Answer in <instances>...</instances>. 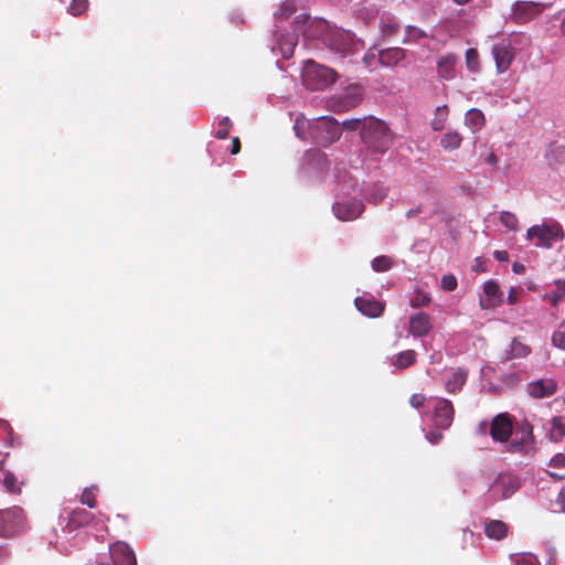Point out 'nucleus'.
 I'll use <instances>...</instances> for the list:
<instances>
[{
    "mask_svg": "<svg viewBox=\"0 0 565 565\" xmlns=\"http://www.w3.org/2000/svg\"><path fill=\"white\" fill-rule=\"evenodd\" d=\"M361 138L369 148L381 153L385 152L393 141V136L386 124L373 117L363 119Z\"/></svg>",
    "mask_w": 565,
    "mask_h": 565,
    "instance_id": "f257e3e1",
    "label": "nucleus"
},
{
    "mask_svg": "<svg viewBox=\"0 0 565 565\" xmlns=\"http://www.w3.org/2000/svg\"><path fill=\"white\" fill-rule=\"evenodd\" d=\"M302 84L310 90H323L333 84L338 74L333 68L308 60L301 73Z\"/></svg>",
    "mask_w": 565,
    "mask_h": 565,
    "instance_id": "f03ea898",
    "label": "nucleus"
},
{
    "mask_svg": "<svg viewBox=\"0 0 565 565\" xmlns=\"http://www.w3.org/2000/svg\"><path fill=\"white\" fill-rule=\"evenodd\" d=\"M308 134L313 143L328 147L341 136L339 122L333 117H320L308 121Z\"/></svg>",
    "mask_w": 565,
    "mask_h": 565,
    "instance_id": "7ed1b4c3",
    "label": "nucleus"
},
{
    "mask_svg": "<svg viewBox=\"0 0 565 565\" xmlns=\"http://www.w3.org/2000/svg\"><path fill=\"white\" fill-rule=\"evenodd\" d=\"M529 239H536V247L551 248L557 241L564 238V231L558 223L533 225L527 230Z\"/></svg>",
    "mask_w": 565,
    "mask_h": 565,
    "instance_id": "20e7f679",
    "label": "nucleus"
},
{
    "mask_svg": "<svg viewBox=\"0 0 565 565\" xmlns=\"http://www.w3.org/2000/svg\"><path fill=\"white\" fill-rule=\"evenodd\" d=\"M513 435L514 437H511L508 441L507 450L509 452L526 455L533 449V426L527 420L518 423L514 427Z\"/></svg>",
    "mask_w": 565,
    "mask_h": 565,
    "instance_id": "39448f33",
    "label": "nucleus"
},
{
    "mask_svg": "<svg viewBox=\"0 0 565 565\" xmlns=\"http://www.w3.org/2000/svg\"><path fill=\"white\" fill-rule=\"evenodd\" d=\"M514 417L509 413L495 415L489 426V434L493 441L507 444L513 436L515 427Z\"/></svg>",
    "mask_w": 565,
    "mask_h": 565,
    "instance_id": "423d86ee",
    "label": "nucleus"
},
{
    "mask_svg": "<svg viewBox=\"0 0 565 565\" xmlns=\"http://www.w3.org/2000/svg\"><path fill=\"white\" fill-rule=\"evenodd\" d=\"M24 512L19 507L0 511V535L11 536L18 533L24 525Z\"/></svg>",
    "mask_w": 565,
    "mask_h": 565,
    "instance_id": "0eeeda50",
    "label": "nucleus"
},
{
    "mask_svg": "<svg viewBox=\"0 0 565 565\" xmlns=\"http://www.w3.org/2000/svg\"><path fill=\"white\" fill-rule=\"evenodd\" d=\"M491 53L498 74L507 72L515 58L514 49L509 40H501L493 44Z\"/></svg>",
    "mask_w": 565,
    "mask_h": 565,
    "instance_id": "6e6552de",
    "label": "nucleus"
},
{
    "mask_svg": "<svg viewBox=\"0 0 565 565\" xmlns=\"http://www.w3.org/2000/svg\"><path fill=\"white\" fill-rule=\"evenodd\" d=\"M455 417V408L452 403L446 398H437L435 401L431 420L438 429H448Z\"/></svg>",
    "mask_w": 565,
    "mask_h": 565,
    "instance_id": "1a4fd4ad",
    "label": "nucleus"
},
{
    "mask_svg": "<svg viewBox=\"0 0 565 565\" xmlns=\"http://www.w3.org/2000/svg\"><path fill=\"white\" fill-rule=\"evenodd\" d=\"M363 98V89L360 86L351 87L347 93L329 100V107L337 113L349 110L358 106Z\"/></svg>",
    "mask_w": 565,
    "mask_h": 565,
    "instance_id": "9d476101",
    "label": "nucleus"
},
{
    "mask_svg": "<svg viewBox=\"0 0 565 565\" xmlns=\"http://www.w3.org/2000/svg\"><path fill=\"white\" fill-rule=\"evenodd\" d=\"M558 390V384L554 379L545 377L530 382L526 385V393L535 399H542L553 396Z\"/></svg>",
    "mask_w": 565,
    "mask_h": 565,
    "instance_id": "9b49d317",
    "label": "nucleus"
},
{
    "mask_svg": "<svg viewBox=\"0 0 565 565\" xmlns=\"http://www.w3.org/2000/svg\"><path fill=\"white\" fill-rule=\"evenodd\" d=\"M332 210L337 218L341 221H352L362 214L364 205L360 200L351 199L334 203Z\"/></svg>",
    "mask_w": 565,
    "mask_h": 565,
    "instance_id": "f8f14e48",
    "label": "nucleus"
},
{
    "mask_svg": "<svg viewBox=\"0 0 565 565\" xmlns=\"http://www.w3.org/2000/svg\"><path fill=\"white\" fill-rule=\"evenodd\" d=\"M543 4L534 1H516L513 7V18L519 23H525L541 14Z\"/></svg>",
    "mask_w": 565,
    "mask_h": 565,
    "instance_id": "ddd939ff",
    "label": "nucleus"
},
{
    "mask_svg": "<svg viewBox=\"0 0 565 565\" xmlns=\"http://www.w3.org/2000/svg\"><path fill=\"white\" fill-rule=\"evenodd\" d=\"M355 308L369 318H379L385 310V303L377 301L372 296H360L354 299Z\"/></svg>",
    "mask_w": 565,
    "mask_h": 565,
    "instance_id": "4468645a",
    "label": "nucleus"
},
{
    "mask_svg": "<svg viewBox=\"0 0 565 565\" xmlns=\"http://www.w3.org/2000/svg\"><path fill=\"white\" fill-rule=\"evenodd\" d=\"M433 329L430 317L425 312L412 315L409 317V333L415 338L426 337Z\"/></svg>",
    "mask_w": 565,
    "mask_h": 565,
    "instance_id": "2eb2a0df",
    "label": "nucleus"
},
{
    "mask_svg": "<svg viewBox=\"0 0 565 565\" xmlns=\"http://www.w3.org/2000/svg\"><path fill=\"white\" fill-rule=\"evenodd\" d=\"M110 556L114 565H137V559L130 546L122 542H117L110 547Z\"/></svg>",
    "mask_w": 565,
    "mask_h": 565,
    "instance_id": "dca6fc26",
    "label": "nucleus"
},
{
    "mask_svg": "<svg viewBox=\"0 0 565 565\" xmlns=\"http://www.w3.org/2000/svg\"><path fill=\"white\" fill-rule=\"evenodd\" d=\"M483 291L488 299L480 300L481 309H491L500 306L503 302L502 292L500 291L499 285L495 281H487L483 286Z\"/></svg>",
    "mask_w": 565,
    "mask_h": 565,
    "instance_id": "f3484780",
    "label": "nucleus"
},
{
    "mask_svg": "<svg viewBox=\"0 0 565 565\" xmlns=\"http://www.w3.org/2000/svg\"><path fill=\"white\" fill-rule=\"evenodd\" d=\"M530 353V345L522 342L520 339L514 338L511 341L510 348L501 353L500 361L504 363L513 359H522L527 356Z\"/></svg>",
    "mask_w": 565,
    "mask_h": 565,
    "instance_id": "a211bd4d",
    "label": "nucleus"
},
{
    "mask_svg": "<svg viewBox=\"0 0 565 565\" xmlns=\"http://www.w3.org/2000/svg\"><path fill=\"white\" fill-rule=\"evenodd\" d=\"M93 519L94 515L89 511L84 508H76L70 512L66 527L71 531H74L82 526L88 525Z\"/></svg>",
    "mask_w": 565,
    "mask_h": 565,
    "instance_id": "6ab92c4d",
    "label": "nucleus"
},
{
    "mask_svg": "<svg viewBox=\"0 0 565 565\" xmlns=\"http://www.w3.org/2000/svg\"><path fill=\"white\" fill-rule=\"evenodd\" d=\"M457 56L448 53L443 55L437 61V72L443 79H452L456 76Z\"/></svg>",
    "mask_w": 565,
    "mask_h": 565,
    "instance_id": "aec40b11",
    "label": "nucleus"
},
{
    "mask_svg": "<svg viewBox=\"0 0 565 565\" xmlns=\"http://www.w3.org/2000/svg\"><path fill=\"white\" fill-rule=\"evenodd\" d=\"M494 488H501L502 490V498L508 499L510 498L515 491L520 488V481L518 478L510 476V475H503L499 476L497 480L493 483Z\"/></svg>",
    "mask_w": 565,
    "mask_h": 565,
    "instance_id": "412c9836",
    "label": "nucleus"
},
{
    "mask_svg": "<svg viewBox=\"0 0 565 565\" xmlns=\"http://www.w3.org/2000/svg\"><path fill=\"white\" fill-rule=\"evenodd\" d=\"M509 526L501 520H487L484 522V534L492 540H503L507 537Z\"/></svg>",
    "mask_w": 565,
    "mask_h": 565,
    "instance_id": "4be33fe9",
    "label": "nucleus"
},
{
    "mask_svg": "<svg viewBox=\"0 0 565 565\" xmlns=\"http://www.w3.org/2000/svg\"><path fill=\"white\" fill-rule=\"evenodd\" d=\"M405 58V50L390 47L379 52V62L383 66H395Z\"/></svg>",
    "mask_w": 565,
    "mask_h": 565,
    "instance_id": "5701e85b",
    "label": "nucleus"
},
{
    "mask_svg": "<svg viewBox=\"0 0 565 565\" xmlns=\"http://www.w3.org/2000/svg\"><path fill=\"white\" fill-rule=\"evenodd\" d=\"M466 125L475 132L479 131L486 122V117L480 109L471 108L465 117Z\"/></svg>",
    "mask_w": 565,
    "mask_h": 565,
    "instance_id": "b1692460",
    "label": "nucleus"
},
{
    "mask_svg": "<svg viewBox=\"0 0 565 565\" xmlns=\"http://www.w3.org/2000/svg\"><path fill=\"white\" fill-rule=\"evenodd\" d=\"M467 381V372L457 370L452 373V376L446 382V390L449 393H456L461 390Z\"/></svg>",
    "mask_w": 565,
    "mask_h": 565,
    "instance_id": "393cba45",
    "label": "nucleus"
},
{
    "mask_svg": "<svg viewBox=\"0 0 565 565\" xmlns=\"http://www.w3.org/2000/svg\"><path fill=\"white\" fill-rule=\"evenodd\" d=\"M448 114L449 109L447 105L438 106L435 111V117L431 120V128L436 131L444 129Z\"/></svg>",
    "mask_w": 565,
    "mask_h": 565,
    "instance_id": "a878e982",
    "label": "nucleus"
},
{
    "mask_svg": "<svg viewBox=\"0 0 565 565\" xmlns=\"http://www.w3.org/2000/svg\"><path fill=\"white\" fill-rule=\"evenodd\" d=\"M415 362H416V352L414 350H406V351L401 352L397 355V358L394 362V365H395V367H397L399 370H404V369H407L411 365H413Z\"/></svg>",
    "mask_w": 565,
    "mask_h": 565,
    "instance_id": "bb28decb",
    "label": "nucleus"
},
{
    "mask_svg": "<svg viewBox=\"0 0 565 565\" xmlns=\"http://www.w3.org/2000/svg\"><path fill=\"white\" fill-rule=\"evenodd\" d=\"M462 138L461 136L456 132H447L440 139V145L446 150H455L458 149L461 145Z\"/></svg>",
    "mask_w": 565,
    "mask_h": 565,
    "instance_id": "cd10ccee",
    "label": "nucleus"
},
{
    "mask_svg": "<svg viewBox=\"0 0 565 565\" xmlns=\"http://www.w3.org/2000/svg\"><path fill=\"white\" fill-rule=\"evenodd\" d=\"M465 58L467 68L470 72L478 73L480 71L479 53L476 49H468Z\"/></svg>",
    "mask_w": 565,
    "mask_h": 565,
    "instance_id": "c85d7f7f",
    "label": "nucleus"
},
{
    "mask_svg": "<svg viewBox=\"0 0 565 565\" xmlns=\"http://www.w3.org/2000/svg\"><path fill=\"white\" fill-rule=\"evenodd\" d=\"M393 264H394V260L391 257H388L386 255H381V256L375 257L372 260V268L374 271H377V273L386 271L392 268Z\"/></svg>",
    "mask_w": 565,
    "mask_h": 565,
    "instance_id": "c756f323",
    "label": "nucleus"
},
{
    "mask_svg": "<svg viewBox=\"0 0 565 565\" xmlns=\"http://www.w3.org/2000/svg\"><path fill=\"white\" fill-rule=\"evenodd\" d=\"M499 220H500L501 224L504 227H507L508 230H510V231H518V228H519V220L515 216V214H513V213H511L509 211H503V212L500 213Z\"/></svg>",
    "mask_w": 565,
    "mask_h": 565,
    "instance_id": "7c9ffc66",
    "label": "nucleus"
},
{
    "mask_svg": "<svg viewBox=\"0 0 565 565\" xmlns=\"http://www.w3.org/2000/svg\"><path fill=\"white\" fill-rule=\"evenodd\" d=\"M13 431L10 426V424L4 420L0 419V439L6 443L8 446H12L13 443Z\"/></svg>",
    "mask_w": 565,
    "mask_h": 565,
    "instance_id": "2f4dec72",
    "label": "nucleus"
},
{
    "mask_svg": "<svg viewBox=\"0 0 565 565\" xmlns=\"http://www.w3.org/2000/svg\"><path fill=\"white\" fill-rule=\"evenodd\" d=\"M218 130L215 132V138L217 139H226L230 135V130L232 128V121L228 117H224L218 121Z\"/></svg>",
    "mask_w": 565,
    "mask_h": 565,
    "instance_id": "473e14b6",
    "label": "nucleus"
},
{
    "mask_svg": "<svg viewBox=\"0 0 565 565\" xmlns=\"http://www.w3.org/2000/svg\"><path fill=\"white\" fill-rule=\"evenodd\" d=\"M17 482V477L12 472L7 471L3 478L6 489L11 493H20L21 489Z\"/></svg>",
    "mask_w": 565,
    "mask_h": 565,
    "instance_id": "72a5a7b5",
    "label": "nucleus"
},
{
    "mask_svg": "<svg viewBox=\"0 0 565 565\" xmlns=\"http://www.w3.org/2000/svg\"><path fill=\"white\" fill-rule=\"evenodd\" d=\"M87 8L88 0H73L68 7V12L74 17H78L84 13Z\"/></svg>",
    "mask_w": 565,
    "mask_h": 565,
    "instance_id": "f704fd0d",
    "label": "nucleus"
},
{
    "mask_svg": "<svg viewBox=\"0 0 565 565\" xmlns=\"http://www.w3.org/2000/svg\"><path fill=\"white\" fill-rule=\"evenodd\" d=\"M561 329L553 333L552 343L554 347L565 350V321L561 324Z\"/></svg>",
    "mask_w": 565,
    "mask_h": 565,
    "instance_id": "c9c22d12",
    "label": "nucleus"
},
{
    "mask_svg": "<svg viewBox=\"0 0 565 565\" xmlns=\"http://www.w3.org/2000/svg\"><path fill=\"white\" fill-rule=\"evenodd\" d=\"M554 285L557 288V291L551 295V301L553 306H556L557 302L565 296V280L556 279Z\"/></svg>",
    "mask_w": 565,
    "mask_h": 565,
    "instance_id": "e433bc0d",
    "label": "nucleus"
},
{
    "mask_svg": "<svg viewBox=\"0 0 565 565\" xmlns=\"http://www.w3.org/2000/svg\"><path fill=\"white\" fill-rule=\"evenodd\" d=\"M81 502L88 508L96 507V497L93 489L86 488L81 494Z\"/></svg>",
    "mask_w": 565,
    "mask_h": 565,
    "instance_id": "4c0bfd02",
    "label": "nucleus"
},
{
    "mask_svg": "<svg viewBox=\"0 0 565 565\" xmlns=\"http://www.w3.org/2000/svg\"><path fill=\"white\" fill-rule=\"evenodd\" d=\"M441 288L446 291H452L457 288V278L454 275H444L440 280Z\"/></svg>",
    "mask_w": 565,
    "mask_h": 565,
    "instance_id": "58836bf2",
    "label": "nucleus"
},
{
    "mask_svg": "<svg viewBox=\"0 0 565 565\" xmlns=\"http://www.w3.org/2000/svg\"><path fill=\"white\" fill-rule=\"evenodd\" d=\"M398 30V24L387 20L382 22V32L385 36L394 35Z\"/></svg>",
    "mask_w": 565,
    "mask_h": 565,
    "instance_id": "ea45409f",
    "label": "nucleus"
},
{
    "mask_svg": "<svg viewBox=\"0 0 565 565\" xmlns=\"http://www.w3.org/2000/svg\"><path fill=\"white\" fill-rule=\"evenodd\" d=\"M362 125H363V120H361L359 118L348 119L342 122V127L350 131H354L359 128L362 129Z\"/></svg>",
    "mask_w": 565,
    "mask_h": 565,
    "instance_id": "a19ab883",
    "label": "nucleus"
},
{
    "mask_svg": "<svg viewBox=\"0 0 565 565\" xmlns=\"http://www.w3.org/2000/svg\"><path fill=\"white\" fill-rule=\"evenodd\" d=\"M430 302V298L426 295L418 294L411 300V306L413 308H418L423 306H427Z\"/></svg>",
    "mask_w": 565,
    "mask_h": 565,
    "instance_id": "79ce46f5",
    "label": "nucleus"
},
{
    "mask_svg": "<svg viewBox=\"0 0 565 565\" xmlns=\"http://www.w3.org/2000/svg\"><path fill=\"white\" fill-rule=\"evenodd\" d=\"M426 397L424 394L416 393L409 397V404L414 408H419L424 405Z\"/></svg>",
    "mask_w": 565,
    "mask_h": 565,
    "instance_id": "37998d69",
    "label": "nucleus"
},
{
    "mask_svg": "<svg viewBox=\"0 0 565 565\" xmlns=\"http://www.w3.org/2000/svg\"><path fill=\"white\" fill-rule=\"evenodd\" d=\"M550 466L555 467V468H564L565 467V455H563V454L555 455L551 459Z\"/></svg>",
    "mask_w": 565,
    "mask_h": 565,
    "instance_id": "c03bdc74",
    "label": "nucleus"
},
{
    "mask_svg": "<svg viewBox=\"0 0 565 565\" xmlns=\"http://www.w3.org/2000/svg\"><path fill=\"white\" fill-rule=\"evenodd\" d=\"M515 565H539V562L532 555H527L520 557Z\"/></svg>",
    "mask_w": 565,
    "mask_h": 565,
    "instance_id": "a18cd8bd",
    "label": "nucleus"
},
{
    "mask_svg": "<svg viewBox=\"0 0 565 565\" xmlns=\"http://www.w3.org/2000/svg\"><path fill=\"white\" fill-rule=\"evenodd\" d=\"M407 34H408V36H412L415 39H420V38L425 36V32L415 26H407Z\"/></svg>",
    "mask_w": 565,
    "mask_h": 565,
    "instance_id": "49530a36",
    "label": "nucleus"
},
{
    "mask_svg": "<svg viewBox=\"0 0 565 565\" xmlns=\"http://www.w3.org/2000/svg\"><path fill=\"white\" fill-rule=\"evenodd\" d=\"M427 439L431 444H437V443H439L443 439V434L438 433V431H429L427 434Z\"/></svg>",
    "mask_w": 565,
    "mask_h": 565,
    "instance_id": "de8ad7c7",
    "label": "nucleus"
},
{
    "mask_svg": "<svg viewBox=\"0 0 565 565\" xmlns=\"http://www.w3.org/2000/svg\"><path fill=\"white\" fill-rule=\"evenodd\" d=\"M241 151V140L238 137L232 139L231 153L237 154Z\"/></svg>",
    "mask_w": 565,
    "mask_h": 565,
    "instance_id": "09e8293b",
    "label": "nucleus"
},
{
    "mask_svg": "<svg viewBox=\"0 0 565 565\" xmlns=\"http://www.w3.org/2000/svg\"><path fill=\"white\" fill-rule=\"evenodd\" d=\"M494 257L499 260V262H507L509 259V254L508 252L505 250H495L494 252Z\"/></svg>",
    "mask_w": 565,
    "mask_h": 565,
    "instance_id": "8fccbe9b",
    "label": "nucleus"
},
{
    "mask_svg": "<svg viewBox=\"0 0 565 565\" xmlns=\"http://www.w3.org/2000/svg\"><path fill=\"white\" fill-rule=\"evenodd\" d=\"M553 428L557 430L559 437H563L565 435L564 426L556 418L553 420Z\"/></svg>",
    "mask_w": 565,
    "mask_h": 565,
    "instance_id": "3c124183",
    "label": "nucleus"
},
{
    "mask_svg": "<svg viewBox=\"0 0 565 565\" xmlns=\"http://www.w3.org/2000/svg\"><path fill=\"white\" fill-rule=\"evenodd\" d=\"M375 60V54L373 53H367L364 55L363 57V62L364 64L367 66V67H372L373 65V61Z\"/></svg>",
    "mask_w": 565,
    "mask_h": 565,
    "instance_id": "603ef678",
    "label": "nucleus"
},
{
    "mask_svg": "<svg viewBox=\"0 0 565 565\" xmlns=\"http://www.w3.org/2000/svg\"><path fill=\"white\" fill-rule=\"evenodd\" d=\"M486 162L495 167L498 164V157L495 153L490 152L486 158Z\"/></svg>",
    "mask_w": 565,
    "mask_h": 565,
    "instance_id": "864d4df0",
    "label": "nucleus"
},
{
    "mask_svg": "<svg viewBox=\"0 0 565 565\" xmlns=\"http://www.w3.org/2000/svg\"><path fill=\"white\" fill-rule=\"evenodd\" d=\"M512 270L515 273V274H523L524 270H525V266L521 263H518L515 262L513 265H512Z\"/></svg>",
    "mask_w": 565,
    "mask_h": 565,
    "instance_id": "5fc2aeb1",
    "label": "nucleus"
},
{
    "mask_svg": "<svg viewBox=\"0 0 565 565\" xmlns=\"http://www.w3.org/2000/svg\"><path fill=\"white\" fill-rule=\"evenodd\" d=\"M516 300H518L516 291H515L514 288H511L510 292H509V296H508V302L510 305H513V303L516 302Z\"/></svg>",
    "mask_w": 565,
    "mask_h": 565,
    "instance_id": "6e6d98bb",
    "label": "nucleus"
},
{
    "mask_svg": "<svg viewBox=\"0 0 565 565\" xmlns=\"http://www.w3.org/2000/svg\"><path fill=\"white\" fill-rule=\"evenodd\" d=\"M422 212V209L419 206L415 207V209H411L406 212V217L407 218H412V217H415L417 216L419 213Z\"/></svg>",
    "mask_w": 565,
    "mask_h": 565,
    "instance_id": "4d7b16f0",
    "label": "nucleus"
},
{
    "mask_svg": "<svg viewBox=\"0 0 565 565\" xmlns=\"http://www.w3.org/2000/svg\"><path fill=\"white\" fill-rule=\"evenodd\" d=\"M473 539V532L469 530H462V541L468 542L472 541Z\"/></svg>",
    "mask_w": 565,
    "mask_h": 565,
    "instance_id": "13d9d810",
    "label": "nucleus"
},
{
    "mask_svg": "<svg viewBox=\"0 0 565 565\" xmlns=\"http://www.w3.org/2000/svg\"><path fill=\"white\" fill-rule=\"evenodd\" d=\"M487 428H488V423L486 420L479 423V425H478L479 433L486 435Z\"/></svg>",
    "mask_w": 565,
    "mask_h": 565,
    "instance_id": "bf43d9fd",
    "label": "nucleus"
},
{
    "mask_svg": "<svg viewBox=\"0 0 565 565\" xmlns=\"http://www.w3.org/2000/svg\"><path fill=\"white\" fill-rule=\"evenodd\" d=\"M282 9H284V14H286V15H289L294 12V8L287 2L282 4Z\"/></svg>",
    "mask_w": 565,
    "mask_h": 565,
    "instance_id": "052dcab7",
    "label": "nucleus"
},
{
    "mask_svg": "<svg viewBox=\"0 0 565 565\" xmlns=\"http://www.w3.org/2000/svg\"><path fill=\"white\" fill-rule=\"evenodd\" d=\"M558 501L562 504L563 509L565 510V488L561 490L558 494Z\"/></svg>",
    "mask_w": 565,
    "mask_h": 565,
    "instance_id": "680f3d73",
    "label": "nucleus"
},
{
    "mask_svg": "<svg viewBox=\"0 0 565 565\" xmlns=\"http://www.w3.org/2000/svg\"><path fill=\"white\" fill-rule=\"evenodd\" d=\"M295 129H296V134L299 138L301 139H306L307 137L305 135H302V132L300 131V127H299V121L296 122L295 125Z\"/></svg>",
    "mask_w": 565,
    "mask_h": 565,
    "instance_id": "e2e57ef3",
    "label": "nucleus"
},
{
    "mask_svg": "<svg viewBox=\"0 0 565 565\" xmlns=\"http://www.w3.org/2000/svg\"><path fill=\"white\" fill-rule=\"evenodd\" d=\"M551 477L556 479V480H564L565 479V476H561V475H557V473H554V472H550Z\"/></svg>",
    "mask_w": 565,
    "mask_h": 565,
    "instance_id": "0e129e2a",
    "label": "nucleus"
},
{
    "mask_svg": "<svg viewBox=\"0 0 565 565\" xmlns=\"http://www.w3.org/2000/svg\"><path fill=\"white\" fill-rule=\"evenodd\" d=\"M456 4L463 6L467 4L470 0H452Z\"/></svg>",
    "mask_w": 565,
    "mask_h": 565,
    "instance_id": "69168bd1",
    "label": "nucleus"
},
{
    "mask_svg": "<svg viewBox=\"0 0 565 565\" xmlns=\"http://www.w3.org/2000/svg\"><path fill=\"white\" fill-rule=\"evenodd\" d=\"M561 32L563 35H565V18L563 19V21L561 23Z\"/></svg>",
    "mask_w": 565,
    "mask_h": 565,
    "instance_id": "338daca9",
    "label": "nucleus"
}]
</instances>
